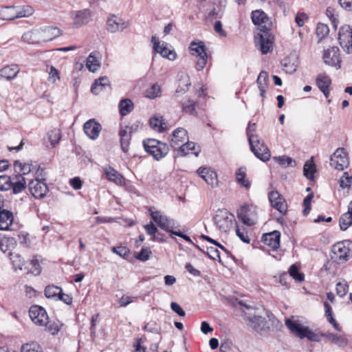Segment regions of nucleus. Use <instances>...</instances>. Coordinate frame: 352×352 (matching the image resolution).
I'll use <instances>...</instances> for the list:
<instances>
[{
	"label": "nucleus",
	"instance_id": "nucleus-9",
	"mask_svg": "<svg viewBox=\"0 0 352 352\" xmlns=\"http://www.w3.org/2000/svg\"><path fill=\"white\" fill-rule=\"evenodd\" d=\"M149 212L152 219L161 229L171 234L172 232L175 231L173 229L175 228V222L173 219H169L166 215H163L160 211H152L151 208H150Z\"/></svg>",
	"mask_w": 352,
	"mask_h": 352
},
{
	"label": "nucleus",
	"instance_id": "nucleus-64",
	"mask_svg": "<svg viewBox=\"0 0 352 352\" xmlns=\"http://www.w3.org/2000/svg\"><path fill=\"white\" fill-rule=\"evenodd\" d=\"M352 184V176L349 175L348 173L344 172L340 179V186L342 188H348Z\"/></svg>",
	"mask_w": 352,
	"mask_h": 352
},
{
	"label": "nucleus",
	"instance_id": "nucleus-33",
	"mask_svg": "<svg viewBox=\"0 0 352 352\" xmlns=\"http://www.w3.org/2000/svg\"><path fill=\"white\" fill-rule=\"evenodd\" d=\"M339 225L340 229L345 231L352 226V201L349 203L348 206V211L344 213L340 218Z\"/></svg>",
	"mask_w": 352,
	"mask_h": 352
},
{
	"label": "nucleus",
	"instance_id": "nucleus-1",
	"mask_svg": "<svg viewBox=\"0 0 352 352\" xmlns=\"http://www.w3.org/2000/svg\"><path fill=\"white\" fill-rule=\"evenodd\" d=\"M285 325L289 331L300 339L307 338L310 341H319V336L311 331L307 327H304L298 320L287 318L285 320Z\"/></svg>",
	"mask_w": 352,
	"mask_h": 352
},
{
	"label": "nucleus",
	"instance_id": "nucleus-41",
	"mask_svg": "<svg viewBox=\"0 0 352 352\" xmlns=\"http://www.w3.org/2000/svg\"><path fill=\"white\" fill-rule=\"evenodd\" d=\"M16 6H6L0 11V15L3 20L11 21L17 19Z\"/></svg>",
	"mask_w": 352,
	"mask_h": 352
},
{
	"label": "nucleus",
	"instance_id": "nucleus-23",
	"mask_svg": "<svg viewBox=\"0 0 352 352\" xmlns=\"http://www.w3.org/2000/svg\"><path fill=\"white\" fill-rule=\"evenodd\" d=\"M280 232L278 230H274L271 232L263 234L262 242L272 248V250H277L280 247Z\"/></svg>",
	"mask_w": 352,
	"mask_h": 352
},
{
	"label": "nucleus",
	"instance_id": "nucleus-28",
	"mask_svg": "<svg viewBox=\"0 0 352 352\" xmlns=\"http://www.w3.org/2000/svg\"><path fill=\"white\" fill-rule=\"evenodd\" d=\"M91 20V13L89 9H83L76 11L74 19V25L81 27L87 25Z\"/></svg>",
	"mask_w": 352,
	"mask_h": 352
},
{
	"label": "nucleus",
	"instance_id": "nucleus-14",
	"mask_svg": "<svg viewBox=\"0 0 352 352\" xmlns=\"http://www.w3.org/2000/svg\"><path fill=\"white\" fill-rule=\"evenodd\" d=\"M43 180H45V179L35 178L30 180L28 183L29 190L36 199L43 198L48 192V187Z\"/></svg>",
	"mask_w": 352,
	"mask_h": 352
},
{
	"label": "nucleus",
	"instance_id": "nucleus-7",
	"mask_svg": "<svg viewBox=\"0 0 352 352\" xmlns=\"http://www.w3.org/2000/svg\"><path fill=\"white\" fill-rule=\"evenodd\" d=\"M249 144L252 152L257 158L263 162L270 160L271 156L270 151L263 141H261L259 139L253 140V138L250 137Z\"/></svg>",
	"mask_w": 352,
	"mask_h": 352
},
{
	"label": "nucleus",
	"instance_id": "nucleus-5",
	"mask_svg": "<svg viewBox=\"0 0 352 352\" xmlns=\"http://www.w3.org/2000/svg\"><path fill=\"white\" fill-rule=\"evenodd\" d=\"M256 207L253 204H244L237 210V217L246 226L256 223Z\"/></svg>",
	"mask_w": 352,
	"mask_h": 352
},
{
	"label": "nucleus",
	"instance_id": "nucleus-58",
	"mask_svg": "<svg viewBox=\"0 0 352 352\" xmlns=\"http://www.w3.org/2000/svg\"><path fill=\"white\" fill-rule=\"evenodd\" d=\"M336 294L340 297H344L349 291V285L347 283L343 280L336 283Z\"/></svg>",
	"mask_w": 352,
	"mask_h": 352
},
{
	"label": "nucleus",
	"instance_id": "nucleus-30",
	"mask_svg": "<svg viewBox=\"0 0 352 352\" xmlns=\"http://www.w3.org/2000/svg\"><path fill=\"white\" fill-rule=\"evenodd\" d=\"M178 154L180 156H185L189 153H193L196 157L199 155L200 149L196 150V144L193 142H185L177 148Z\"/></svg>",
	"mask_w": 352,
	"mask_h": 352
},
{
	"label": "nucleus",
	"instance_id": "nucleus-16",
	"mask_svg": "<svg viewBox=\"0 0 352 352\" xmlns=\"http://www.w3.org/2000/svg\"><path fill=\"white\" fill-rule=\"evenodd\" d=\"M129 25L127 21L114 14L109 16L106 21L107 30L111 33L122 32L129 27Z\"/></svg>",
	"mask_w": 352,
	"mask_h": 352
},
{
	"label": "nucleus",
	"instance_id": "nucleus-56",
	"mask_svg": "<svg viewBox=\"0 0 352 352\" xmlns=\"http://www.w3.org/2000/svg\"><path fill=\"white\" fill-rule=\"evenodd\" d=\"M12 185V179L10 176L3 175H0V190L6 191L11 189Z\"/></svg>",
	"mask_w": 352,
	"mask_h": 352
},
{
	"label": "nucleus",
	"instance_id": "nucleus-10",
	"mask_svg": "<svg viewBox=\"0 0 352 352\" xmlns=\"http://www.w3.org/2000/svg\"><path fill=\"white\" fill-rule=\"evenodd\" d=\"M330 165L333 168L342 170L346 168L349 164L347 153L344 148H338L330 157Z\"/></svg>",
	"mask_w": 352,
	"mask_h": 352
},
{
	"label": "nucleus",
	"instance_id": "nucleus-60",
	"mask_svg": "<svg viewBox=\"0 0 352 352\" xmlns=\"http://www.w3.org/2000/svg\"><path fill=\"white\" fill-rule=\"evenodd\" d=\"M329 33V27L324 23H319L316 27V34L320 40H322L327 36Z\"/></svg>",
	"mask_w": 352,
	"mask_h": 352
},
{
	"label": "nucleus",
	"instance_id": "nucleus-39",
	"mask_svg": "<svg viewBox=\"0 0 352 352\" xmlns=\"http://www.w3.org/2000/svg\"><path fill=\"white\" fill-rule=\"evenodd\" d=\"M322 336L327 338L329 340L338 345L339 347H344L348 343L347 339L344 336L332 333H324L322 334Z\"/></svg>",
	"mask_w": 352,
	"mask_h": 352
},
{
	"label": "nucleus",
	"instance_id": "nucleus-62",
	"mask_svg": "<svg viewBox=\"0 0 352 352\" xmlns=\"http://www.w3.org/2000/svg\"><path fill=\"white\" fill-rule=\"evenodd\" d=\"M314 197V193L311 192L305 197L303 200L304 209L302 210V214L304 216H307L309 214L311 209V202Z\"/></svg>",
	"mask_w": 352,
	"mask_h": 352
},
{
	"label": "nucleus",
	"instance_id": "nucleus-17",
	"mask_svg": "<svg viewBox=\"0 0 352 352\" xmlns=\"http://www.w3.org/2000/svg\"><path fill=\"white\" fill-rule=\"evenodd\" d=\"M339 52L338 47H332L325 50L323 54L324 63L330 66L340 68L341 60Z\"/></svg>",
	"mask_w": 352,
	"mask_h": 352
},
{
	"label": "nucleus",
	"instance_id": "nucleus-24",
	"mask_svg": "<svg viewBox=\"0 0 352 352\" xmlns=\"http://www.w3.org/2000/svg\"><path fill=\"white\" fill-rule=\"evenodd\" d=\"M133 126H121L119 131L120 142L122 150L124 153L129 151Z\"/></svg>",
	"mask_w": 352,
	"mask_h": 352
},
{
	"label": "nucleus",
	"instance_id": "nucleus-55",
	"mask_svg": "<svg viewBox=\"0 0 352 352\" xmlns=\"http://www.w3.org/2000/svg\"><path fill=\"white\" fill-rule=\"evenodd\" d=\"M14 166L16 168L17 167L19 168V172L21 173H19L18 175H21L23 177L24 175L29 174L33 169V165L32 164H22L19 160L14 162Z\"/></svg>",
	"mask_w": 352,
	"mask_h": 352
},
{
	"label": "nucleus",
	"instance_id": "nucleus-63",
	"mask_svg": "<svg viewBox=\"0 0 352 352\" xmlns=\"http://www.w3.org/2000/svg\"><path fill=\"white\" fill-rule=\"evenodd\" d=\"M152 254L150 248L143 247L140 252L135 256V258L141 261H146L149 259Z\"/></svg>",
	"mask_w": 352,
	"mask_h": 352
},
{
	"label": "nucleus",
	"instance_id": "nucleus-42",
	"mask_svg": "<svg viewBox=\"0 0 352 352\" xmlns=\"http://www.w3.org/2000/svg\"><path fill=\"white\" fill-rule=\"evenodd\" d=\"M316 166L314 162V158L311 157L309 160L307 161L303 167L304 175L309 180H312L314 177V173L316 172Z\"/></svg>",
	"mask_w": 352,
	"mask_h": 352
},
{
	"label": "nucleus",
	"instance_id": "nucleus-61",
	"mask_svg": "<svg viewBox=\"0 0 352 352\" xmlns=\"http://www.w3.org/2000/svg\"><path fill=\"white\" fill-rule=\"evenodd\" d=\"M17 12V19L22 17H28L33 14V8L31 6H27L22 8L16 7Z\"/></svg>",
	"mask_w": 352,
	"mask_h": 352
},
{
	"label": "nucleus",
	"instance_id": "nucleus-32",
	"mask_svg": "<svg viewBox=\"0 0 352 352\" xmlns=\"http://www.w3.org/2000/svg\"><path fill=\"white\" fill-rule=\"evenodd\" d=\"M19 72V68L17 65H11L3 67L0 69V80L5 78L7 80L14 79Z\"/></svg>",
	"mask_w": 352,
	"mask_h": 352
},
{
	"label": "nucleus",
	"instance_id": "nucleus-19",
	"mask_svg": "<svg viewBox=\"0 0 352 352\" xmlns=\"http://www.w3.org/2000/svg\"><path fill=\"white\" fill-rule=\"evenodd\" d=\"M151 41L153 43V51L155 53H159L164 58H166L170 60H173L177 58V54L174 51L168 50L164 43L160 45V42L155 36H153Z\"/></svg>",
	"mask_w": 352,
	"mask_h": 352
},
{
	"label": "nucleus",
	"instance_id": "nucleus-18",
	"mask_svg": "<svg viewBox=\"0 0 352 352\" xmlns=\"http://www.w3.org/2000/svg\"><path fill=\"white\" fill-rule=\"evenodd\" d=\"M271 206L281 214L287 212V205L283 196L278 191H272L268 195Z\"/></svg>",
	"mask_w": 352,
	"mask_h": 352
},
{
	"label": "nucleus",
	"instance_id": "nucleus-45",
	"mask_svg": "<svg viewBox=\"0 0 352 352\" xmlns=\"http://www.w3.org/2000/svg\"><path fill=\"white\" fill-rule=\"evenodd\" d=\"M61 292V287L52 285L47 286L44 293L46 298L56 300Z\"/></svg>",
	"mask_w": 352,
	"mask_h": 352
},
{
	"label": "nucleus",
	"instance_id": "nucleus-21",
	"mask_svg": "<svg viewBox=\"0 0 352 352\" xmlns=\"http://www.w3.org/2000/svg\"><path fill=\"white\" fill-rule=\"evenodd\" d=\"M83 129L85 134L91 140H96L98 138L102 130L101 124L96 122L95 119H90L83 125Z\"/></svg>",
	"mask_w": 352,
	"mask_h": 352
},
{
	"label": "nucleus",
	"instance_id": "nucleus-4",
	"mask_svg": "<svg viewBox=\"0 0 352 352\" xmlns=\"http://www.w3.org/2000/svg\"><path fill=\"white\" fill-rule=\"evenodd\" d=\"M346 243L349 244V242L341 241L332 246L331 258L335 262L344 263L352 257V252Z\"/></svg>",
	"mask_w": 352,
	"mask_h": 352
},
{
	"label": "nucleus",
	"instance_id": "nucleus-22",
	"mask_svg": "<svg viewBox=\"0 0 352 352\" xmlns=\"http://www.w3.org/2000/svg\"><path fill=\"white\" fill-rule=\"evenodd\" d=\"M188 139L187 131L183 128H177L172 133L170 145L174 150H177Z\"/></svg>",
	"mask_w": 352,
	"mask_h": 352
},
{
	"label": "nucleus",
	"instance_id": "nucleus-26",
	"mask_svg": "<svg viewBox=\"0 0 352 352\" xmlns=\"http://www.w3.org/2000/svg\"><path fill=\"white\" fill-rule=\"evenodd\" d=\"M283 69L287 74L294 73L299 65L298 58L297 55L290 54L288 56L284 58L281 61Z\"/></svg>",
	"mask_w": 352,
	"mask_h": 352
},
{
	"label": "nucleus",
	"instance_id": "nucleus-35",
	"mask_svg": "<svg viewBox=\"0 0 352 352\" xmlns=\"http://www.w3.org/2000/svg\"><path fill=\"white\" fill-rule=\"evenodd\" d=\"M22 40L28 44L42 43L38 29H34L25 32L22 36Z\"/></svg>",
	"mask_w": 352,
	"mask_h": 352
},
{
	"label": "nucleus",
	"instance_id": "nucleus-20",
	"mask_svg": "<svg viewBox=\"0 0 352 352\" xmlns=\"http://www.w3.org/2000/svg\"><path fill=\"white\" fill-rule=\"evenodd\" d=\"M197 175L212 187L218 186L217 174L207 167H200L197 170Z\"/></svg>",
	"mask_w": 352,
	"mask_h": 352
},
{
	"label": "nucleus",
	"instance_id": "nucleus-12",
	"mask_svg": "<svg viewBox=\"0 0 352 352\" xmlns=\"http://www.w3.org/2000/svg\"><path fill=\"white\" fill-rule=\"evenodd\" d=\"M212 219L220 230L227 232L232 223L234 216L225 209L219 210Z\"/></svg>",
	"mask_w": 352,
	"mask_h": 352
},
{
	"label": "nucleus",
	"instance_id": "nucleus-6",
	"mask_svg": "<svg viewBox=\"0 0 352 352\" xmlns=\"http://www.w3.org/2000/svg\"><path fill=\"white\" fill-rule=\"evenodd\" d=\"M189 49L191 52V54L196 56L197 70H202L206 66L208 59V55L204 43L201 41L198 43L192 42L190 45Z\"/></svg>",
	"mask_w": 352,
	"mask_h": 352
},
{
	"label": "nucleus",
	"instance_id": "nucleus-46",
	"mask_svg": "<svg viewBox=\"0 0 352 352\" xmlns=\"http://www.w3.org/2000/svg\"><path fill=\"white\" fill-rule=\"evenodd\" d=\"M288 275L289 276V278H292L298 282H302L305 278V274L300 272L299 267L296 264H293L290 266Z\"/></svg>",
	"mask_w": 352,
	"mask_h": 352
},
{
	"label": "nucleus",
	"instance_id": "nucleus-29",
	"mask_svg": "<svg viewBox=\"0 0 352 352\" xmlns=\"http://www.w3.org/2000/svg\"><path fill=\"white\" fill-rule=\"evenodd\" d=\"M14 220L13 213L6 209L0 210V230H8Z\"/></svg>",
	"mask_w": 352,
	"mask_h": 352
},
{
	"label": "nucleus",
	"instance_id": "nucleus-27",
	"mask_svg": "<svg viewBox=\"0 0 352 352\" xmlns=\"http://www.w3.org/2000/svg\"><path fill=\"white\" fill-rule=\"evenodd\" d=\"M316 85L326 98L329 96V87L331 84V80L329 76L325 74H320L316 79Z\"/></svg>",
	"mask_w": 352,
	"mask_h": 352
},
{
	"label": "nucleus",
	"instance_id": "nucleus-2",
	"mask_svg": "<svg viewBox=\"0 0 352 352\" xmlns=\"http://www.w3.org/2000/svg\"><path fill=\"white\" fill-rule=\"evenodd\" d=\"M143 146L145 151L151 155L156 160H160L165 157L169 151V147L167 144L155 139L144 140Z\"/></svg>",
	"mask_w": 352,
	"mask_h": 352
},
{
	"label": "nucleus",
	"instance_id": "nucleus-40",
	"mask_svg": "<svg viewBox=\"0 0 352 352\" xmlns=\"http://www.w3.org/2000/svg\"><path fill=\"white\" fill-rule=\"evenodd\" d=\"M118 108L120 114L125 116L133 110V102L129 98L122 99L119 102Z\"/></svg>",
	"mask_w": 352,
	"mask_h": 352
},
{
	"label": "nucleus",
	"instance_id": "nucleus-8",
	"mask_svg": "<svg viewBox=\"0 0 352 352\" xmlns=\"http://www.w3.org/2000/svg\"><path fill=\"white\" fill-rule=\"evenodd\" d=\"M271 30L261 32L255 36L256 45L259 47L262 54H266L272 50L274 43V36Z\"/></svg>",
	"mask_w": 352,
	"mask_h": 352
},
{
	"label": "nucleus",
	"instance_id": "nucleus-15",
	"mask_svg": "<svg viewBox=\"0 0 352 352\" xmlns=\"http://www.w3.org/2000/svg\"><path fill=\"white\" fill-rule=\"evenodd\" d=\"M29 315L32 322L39 326L47 325L48 316L44 308L39 305H32L29 310Z\"/></svg>",
	"mask_w": 352,
	"mask_h": 352
},
{
	"label": "nucleus",
	"instance_id": "nucleus-43",
	"mask_svg": "<svg viewBox=\"0 0 352 352\" xmlns=\"http://www.w3.org/2000/svg\"><path fill=\"white\" fill-rule=\"evenodd\" d=\"M10 259L12 263L13 269L14 270H22L25 265V261L19 254L17 253H9Z\"/></svg>",
	"mask_w": 352,
	"mask_h": 352
},
{
	"label": "nucleus",
	"instance_id": "nucleus-34",
	"mask_svg": "<svg viewBox=\"0 0 352 352\" xmlns=\"http://www.w3.org/2000/svg\"><path fill=\"white\" fill-rule=\"evenodd\" d=\"M107 87H109V80L107 77L102 76L95 80L91 85V91L92 94L98 95Z\"/></svg>",
	"mask_w": 352,
	"mask_h": 352
},
{
	"label": "nucleus",
	"instance_id": "nucleus-3",
	"mask_svg": "<svg viewBox=\"0 0 352 352\" xmlns=\"http://www.w3.org/2000/svg\"><path fill=\"white\" fill-rule=\"evenodd\" d=\"M246 308L248 311L244 312V317L247 324L261 334L265 332L269 329L266 327L265 318L258 315L255 309L250 307H246Z\"/></svg>",
	"mask_w": 352,
	"mask_h": 352
},
{
	"label": "nucleus",
	"instance_id": "nucleus-57",
	"mask_svg": "<svg viewBox=\"0 0 352 352\" xmlns=\"http://www.w3.org/2000/svg\"><path fill=\"white\" fill-rule=\"evenodd\" d=\"M111 251L124 259H127L130 256V250L125 246L113 247Z\"/></svg>",
	"mask_w": 352,
	"mask_h": 352
},
{
	"label": "nucleus",
	"instance_id": "nucleus-50",
	"mask_svg": "<svg viewBox=\"0 0 352 352\" xmlns=\"http://www.w3.org/2000/svg\"><path fill=\"white\" fill-rule=\"evenodd\" d=\"M144 227L146 233L152 236L153 240H156L161 242L164 241L163 239H160L159 235L160 233L158 232L156 226L152 222H151L149 224L145 225Z\"/></svg>",
	"mask_w": 352,
	"mask_h": 352
},
{
	"label": "nucleus",
	"instance_id": "nucleus-53",
	"mask_svg": "<svg viewBox=\"0 0 352 352\" xmlns=\"http://www.w3.org/2000/svg\"><path fill=\"white\" fill-rule=\"evenodd\" d=\"M274 160L278 164L285 167L294 166L296 165L295 161L292 157L287 155L274 157Z\"/></svg>",
	"mask_w": 352,
	"mask_h": 352
},
{
	"label": "nucleus",
	"instance_id": "nucleus-38",
	"mask_svg": "<svg viewBox=\"0 0 352 352\" xmlns=\"http://www.w3.org/2000/svg\"><path fill=\"white\" fill-rule=\"evenodd\" d=\"M149 125L151 129L162 132L166 128V124L162 116H154L149 120Z\"/></svg>",
	"mask_w": 352,
	"mask_h": 352
},
{
	"label": "nucleus",
	"instance_id": "nucleus-52",
	"mask_svg": "<svg viewBox=\"0 0 352 352\" xmlns=\"http://www.w3.org/2000/svg\"><path fill=\"white\" fill-rule=\"evenodd\" d=\"M161 93L160 86L155 83L146 90L145 96L151 99H154L160 96Z\"/></svg>",
	"mask_w": 352,
	"mask_h": 352
},
{
	"label": "nucleus",
	"instance_id": "nucleus-36",
	"mask_svg": "<svg viewBox=\"0 0 352 352\" xmlns=\"http://www.w3.org/2000/svg\"><path fill=\"white\" fill-rule=\"evenodd\" d=\"M25 178L21 175H15L12 179V190L14 194H19L26 188Z\"/></svg>",
	"mask_w": 352,
	"mask_h": 352
},
{
	"label": "nucleus",
	"instance_id": "nucleus-25",
	"mask_svg": "<svg viewBox=\"0 0 352 352\" xmlns=\"http://www.w3.org/2000/svg\"><path fill=\"white\" fill-rule=\"evenodd\" d=\"M41 42L51 41L61 34L60 30L53 26H45L38 28Z\"/></svg>",
	"mask_w": 352,
	"mask_h": 352
},
{
	"label": "nucleus",
	"instance_id": "nucleus-54",
	"mask_svg": "<svg viewBox=\"0 0 352 352\" xmlns=\"http://www.w3.org/2000/svg\"><path fill=\"white\" fill-rule=\"evenodd\" d=\"M47 138L50 142L52 148H54L60 139V131L58 129H54L47 133Z\"/></svg>",
	"mask_w": 352,
	"mask_h": 352
},
{
	"label": "nucleus",
	"instance_id": "nucleus-31",
	"mask_svg": "<svg viewBox=\"0 0 352 352\" xmlns=\"http://www.w3.org/2000/svg\"><path fill=\"white\" fill-rule=\"evenodd\" d=\"M104 173L108 180L116 184L122 185L124 183V179L122 175L111 166L104 168Z\"/></svg>",
	"mask_w": 352,
	"mask_h": 352
},
{
	"label": "nucleus",
	"instance_id": "nucleus-13",
	"mask_svg": "<svg viewBox=\"0 0 352 352\" xmlns=\"http://www.w3.org/2000/svg\"><path fill=\"white\" fill-rule=\"evenodd\" d=\"M338 41L347 54L352 52V28L349 25H346L340 28Z\"/></svg>",
	"mask_w": 352,
	"mask_h": 352
},
{
	"label": "nucleus",
	"instance_id": "nucleus-37",
	"mask_svg": "<svg viewBox=\"0 0 352 352\" xmlns=\"http://www.w3.org/2000/svg\"><path fill=\"white\" fill-rule=\"evenodd\" d=\"M236 181L241 186L245 189H249L251 186V182L246 179V168L240 167L235 173Z\"/></svg>",
	"mask_w": 352,
	"mask_h": 352
},
{
	"label": "nucleus",
	"instance_id": "nucleus-44",
	"mask_svg": "<svg viewBox=\"0 0 352 352\" xmlns=\"http://www.w3.org/2000/svg\"><path fill=\"white\" fill-rule=\"evenodd\" d=\"M191 83L189 77L187 75H182L178 80V85L176 89V93L184 94L188 90Z\"/></svg>",
	"mask_w": 352,
	"mask_h": 352
},
{
	"label": "nucleus",
	"instance_id": "nucleus-51",
	"mask_svg": "<svg viewBox=\"0 0 352 352\" xmlns=\"http://www.w3.org/2000/svg\"><path fill=\"white\" fill-rule=\"evenodd\" d=\"M195 246L200 251H201L203 253L207 254V256L212 259V260H217L219 263H221V257H220V253L219 251L213 247H209L207 248L206 252H204L203 250H201L199 245H195Z\"/></svg>",
	"mask_w": 352,
	"mask_h": 352
},
{
	"label": "nucleus",
	"instance_id": "nucleus-49",
	"mask_svg": "<svg viewBox=\"0 0 352 352\" xmlns=\"http://www.w3.org/2000/svg\"><path fill=\"white\" fill-rule=\"evenodd\" d=\"M195 105L196 102L194 100L190 99L184 100L182 102L183 111L190 115L197 116V113L195 109Z\"/></svg>",
	"mask_w": 352,
	"mask_h": 352
},
{
	"label": "nucleus",
	"instance_id": "nucleus-59",
	"mask_svg": "<svg viewBox=\"0 0 352 352\" xmlns=\"http://www.w3.org/2000/svg\"><path fill=\"white\" fill-rule=\"evenodd\" d=\"M21 352H43L41 346L36 342H30L21 346Z\"/></svg>",
	"mask_w": 352,
	"mask_h": 352
},
{
	"label": "nucleus",
	"instance_id": "nucleus-48",
	"mask_svg": "<svg viewBox=\"0 0 352 352\" xmlns=\"http://www.w3.org/2000/svg\"><path fill=\"white\" fill-rule=\"evenodd\" d=\"M86 65L88 69L92 72H96L100 67V62L95 56L94 52H91L87 57Z\"/></svg>",
	"mask_w": 352,
	"mask_h": 352
},
{
	"label": "nucleus",
	"instance_id": "nucleus-11",
	"mask_svg": "<svg viewBox=\"0 0 352 352\" xmlns=\"http://www.w3.org/2000/svg\"><path fill=\"white\" fill-rule=\"evenodd\" d=\"M251 19L252 23L258 27L260 32L271 30L272 23L269 16L261 10L252 12Z\"/></svg>",
	"mask_w": 352,
	"mask_h": 352
},
{
	"label": "nucleus",
	"instance_id": "nucleus-47",
	"mask_svg": "<svg viewBox=\"0 0 352 352\" xmlns=\"http://www.w3.org/2000/svg\"><path fill=\"white\" fill-rule=\"evenodd\" d=\"M16 243V240L12 237H1L0 239V250L6 252L14 248Z\"/></svg>",
	"mask_w": 352,
	"mask_h": 352
}]
</instances>
